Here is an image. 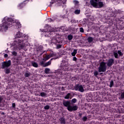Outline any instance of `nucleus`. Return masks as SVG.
Instances as JSON below:
<instances>
[{
  "label": "nucleus",
  "mask_w": 124,
  "mask_h": 124,
  "mask_svg": "<svg viewBox=\"0 0 124 124\" xmlns=\"http://www.w3.org/2000/svg\"><path fill=\"white\" fill-rule=\"evenodd\" d=\"M16 38L14 40V41L13 43V45L14 46H16L17 48H19V49H23L24 46H25L26 44L25 42H27L28 38V36H26V35L23 34V33L18 31L16 35ZM17 38H25L23 39H19Z\"/></svg>",
  "instance_id": "obj_1"
},
{
  "label": "nucleus",
  "mask_w": 124,
  "mask_h": 124,
  "mask_svg": "<svg viewBox=\"0 0 124 124\" xmlns=\"http://www.w3.org/2000/svg\"><path fill=\"white\" fill-rule=\"evenodd\" d=\"M14 20L12 18H8L7 19V21H5L0 26L1 30L2 31H6L8 30V28L12 27V22Z\"/></svg>",
  "instance_id": "obj_2"
},
{
  "label": "nucleus",
  "mask_w": 124,
  "mask_h": 124,
  "mask_svg": "<svg viewBox=\"0 0 124 124\" xmlns=\"http://www.w3.org/2000/svg\"><path fill=\"white\" fill-rule=\"evenodd\" d=\"M51 27H48L47 28V31H46L44 29H40V31L42 32H44V34L45 35V36L46 37H55V36H57V34L55 32V31H52L51 30Z\"/></svg>",
  "instance_id": "obj_3"
},
{
  "label": "nucleus",
  "mask_w": 124,
  "mask_h": 124,
  "mask_svg": "<svg viewBox=\"0 0 124 124\" xmlns=\"http://www.w3.org/2000/svg\"><path fill=\"white\" fill-rule=\"evenodd\" d=\"M90 4L92 5L93 7L95 8H101V7H103V2L100 1L98 3L94 1V0H90Z\"/></svg>",
  "instance_id": "obj_4"
},
{
  "label": "nucleus",
  "mask_w": 124,
  "mask_h": 124,
  "mask_svg": "<svg viewBox=\"0 0 124 124\" xmlns=\"http://www.w3.org/2000/svg\"><path fill=\"white\" fill-rule=\"evenodd\" d=\"M60 67H61L62 69H63L64 71H68V62L66 60L62 61V62L60 65Z\"/></svg>",
  "instance_id": "obj_5"
},
{
  "label": "nucleus",
  "mask_w": 124,
  "mask_h": 124,
  "mask_svg": "<svg viewBox=\"0 0 124 124\" xmlns=\"http://www.w3.org/2000/svg\"><path fill=\"white\" fill-rule=\"evenodd\" d=\"M107 69V65L106 62H102L100 63V66L98 67V72H105Z\"/></svg>",
  "instance_id": "obj_6"
},
{
  "label": "nucleus",
  "mask_w": 124,
  "mask_h": 124,
  "mask_svg": "<svg viewBox=\"0 0 124 124\" xmlns=\"http://www.w3.org/2000/svg\"><path fill=\"white\" fill-rule=\"evenodd\" d=\"M74 89L75 91H78V92H80V93H84V92H85L83 85H81L78 84L75 85L74 87Z\"/></svg>",
  "instance_id": "obj_7"
},
{
  "label": "nucleus",
  "mask_w": 124,
  "mask_h": 124,
  "mask_svg": "<svg viewBox=\"0 0 124 124\" xmlns=\"http://www.w3.org/2000/svg\"><path fill=\"white\" fill-rule=\"evenodd\" d=\"M67 109L69 112H73V111H77L78 109V107L76 105L71 106L70 105V106L67 108Z\"/></svg>",
  "instance_id": "obj_8"
},
{
  "label": "nucleus",
  "mask_w": 124,
  "mask_h": 124,
  "mask_svg": "<svg viewBox=\"0 0 124 124\" xmlns=\"http://www.w3.org/2000/svg\"><path fill=\"white\" fill-rule=\"evenodd\" d=\"M11 65V61L9 60L7 62H4L2 64V68L4 69L5 67H9Z\"/></svg>",
  "instance_id": "obj_9"
},
{
  "label": "nucleus",
  "mask_w": 124,
  "mask_h": 124,
  "mask_svg": "<svg viewBox=\"0 0 124 124\" xmlns=\"http://www.w3.org/2000/svg\"><path fill=\"white\" fill-rule=\"evenodd\" d=\"M62 104L64 107L68 108V107L71 105V103L70 102V101H63Z\"/></svg>",
  "instance_id": "obj_10"
},
{
  "label": "nucleus",
  "mask_w": 124,
  "mask_h": 124,
  "mask_svg": "<svg viewBox=\"0 0 124 124\" xmlns=\"http://www.w3.org/2000/svg\"><path fill=\"white\" fill-rule=\"evenodd\" d=\"M113 63H114V59L110 58L108 61L107 64L108 67H111V66L113 65Z\"/></svg>",
  "instance_id": "obj_11"
},
{
  "label": "nucleus",
  "mask_w": 124,
  "mask_h": 124,
  "mask_svg": "<svg viewBox=\"0 0 124 124\" xmlns=\"http://www.w3.org/2000/svg\"><path fill=\"white\" fill-rule=\"evenodd\" d=\"M59 121L60 122L61 124H66V123L65 122V119L63 117H61V118H60V119H59Z\"/></svg>",
  "instance_id": "obj_12"
},
{
  "label": "nucleus",
  "mask_w": 124,
  "mask_h": 124,
  "mask_svg": "<svg viewBox=\"0 0 124 124\" xmlns=\"http://www.w3.org/2000/svg\"><path fill=\"white\" fill-rule=\"evenodd\" d=\"M52 1H51L50 2V3H51V4H53V3H54V2H56V1H59V2H61V3H63V1H64V0H52Z\"/></svg>",
  "instance_id": "obj_13"
},
{
  "label": "nucleus",
  "mask_w": 124,
  "mask_h": 124,
  "mask_svg": "<svg viewBox=\"0 0 124 124\" xmlns=\"http://www.w3.org/2000/svg\"><path fill=\"white\" fill-rule=\"evenodd\" d=\"M31 75V74L30 72H26L24 74V76L25 78H28L29 77H30Z\"/></svg>",
  "instance_id": "obj_14"
},
{
  "label": "nucleus",
  "mask_w": 124,
  "mask_h": 124,
  "mask_svg": "<svg viewBox=\"0 0 124 124\" xmlns=\"http://www.w3.org/2000/svg\"><path fill=\"white\" fill-rule=\"evenodd\" d=\"M31 65H32V66H33V67H38V64H37L36 62L32 61L31 62Z\"/></svg>",
  "instance_id": "obj_15"
},
{
  "label": "nucleus",
  "mask_w": 124,
  "mask_h": 124,
  "mask_svg": "<svg viewBox=\"0 0 124 124\" xmlns=\"http://www.w3.org/2000/svg\"><path fill=\"white\" fill-rule=\"evenodd\" d=\"M11 109L12 110H15V109H16V104H15V103H13L12 104V106L11 107Z\"/></svg>",
  "instance_id": "obj_16"
},
{
  "label": "nucleus",
  "mask_w": 124,
  "mask_h": 124,
  "mask_svg": "<svg viewBox=\"0 0 124 124\" xmlns=\"http://www.w3.org/2000/svg\"><path fill=\"white\" fill-rule=\"evenodd\" d=\"M51 57H50V56L49 55H46L44 58L43 59V61H44V62H46V61H48V60Z\"/></svg>",
  "instance_id": "obj_17"
},
{
  "label": "nucleus",
  "mask_w": 124,
  "mask_h": 124,
  "mask_svg": "<svg viewBox=\"0 0 124 124\" xmlns=\"http://www.w3.org/2000/svg\"><path fill=\"white\" fill-rule=\"evenodd\" d=\"M113 56L115 59H119V58H120V56H119V54L116 52H113Z\"/></svg>",
  "instance_id": "obj_18"
},
{
  "label": "nucleus",
  "mask_w": 124,
  "mask_h": 124,
  "mask_svg": "<svg viewBox=\"0 0 124 124\" xmlns=\"http://www.w3.org/2000/svg\"><path fill=\"white\" fill-rule=\"evenodd\" d=\"M77 54V49H74L73 52L71 53V55L73 57H75Z\"/></svg>",
  "instance_id": "obj_19"
},
{
  "label": "nucleus",
  "mask_w": 124,
  "mask_h": 124,
  "mask_svg": "<svg viewBox=\"0 0 124 124\" xmlns=\"http://www.w3.org/2000/svg\"><path fill=\"white\" fill-rule=\"evenodd\" d=\"M16 27H18V29H20V28L22 27V25L19 21H16Z\"/></svg>",
  "instance_id": "obj_20"
},
{
  "label": "nucleus",
  "mask_w": 124,
  "mask_h": 124,
  "mask_svg": "<svg viewBox=\"0 0 124 124\" xmlns=\"http://www.w3.org/2000/svg\"><path fill=\"white\" fill-rule=\"evenodd\" d=\"M51 60L49 61L46 62V63H45V65L44 66V67H46V66H48V65H50L51 64Z\"/></svg>",
  "instance_id": "obj_21"
},
{
  "label": "nucleus",
  "mask_w": 124,
  "mask_h": 124,
  "mask_svg": "<svg viewBox=\"0 0 124 124\" xmlns=\"http://www.w3.org/2000/svg\"><path fill=\"white\" fill-rule=\"evenodd\" d=\"M24 7V4L23 3H20L18 6V9H22Z\"/></svg>",
  "instance_id": "obj_22"
},
{
  "label": "nucleus",
  "mask_w": 124,
  "mask_h": 124,
  "mask_svg": "<svg viewBox=\"0 0 124 124\" xmlns=\"http://www.w3.org/2000/svg\"><path fill=\"white\" fill-rule=\"evenodd\" d=\"M87 40L89 43L93 42V38L92 37H89L87 39Z\"/></svg>",
  "instance_id": "obj_23"
},
{
  "label": "nucleus",
  "mask_w": 124,
  "mask_h": 124,
  "mask_svg": "<svg viewBox=\"0 0 124 124\" xmlns=\"http://www.w3.org/2000/svg\"><path fill=\"white\" fill-rule=\"evenodd\" d=\"M43 50V46H40L37 48V51L39 52V51H42Z\"/></svg>",
  "instance_id": "obj_24"
},
{
  "label": "nucleus",
  "mask_w": 124,
  "mask_h": 124,
  "mask_svg": "<svg viewBox=\"0 0 124 124\" xmlns=\"http://www.w3.org/2000/svg\"><path fill=\"white\" fill-rule=\"evenodd\" d=\"M71 93H67L64 97V99H69V97H70L71 95Z\"/></svg>",
  "instance_id": "obj_25"
},
{
  "label": "nucleus",
  "mask_w": 124,
  "mask_h": 124,
  "mask_svg": "<svg viewBox=\"0 0 124 124\" xmlns=\"http://www.w3.org/2000/svg\"><path fill=\"white\" fill-rule=\"evenodd\" d=\"M117 54L119 55L120 57H123V56H124V54L123 53V52H122V51L121 50H118L117 51Z\"/></svg>",
  "instance_id": "obj_26"
},
{
  "label": "nucleus",
  "mask_w": 124,
  "mask_h": 124,
  "mask_svg": "<svg viewBox=\"0 0 124 124\" xmlns=\"http://www.w3.org/2000/svg\"><path fill=\"white\" fill-rule=\"evenodd\" d=\"M45 72L46 74H49V72H50V69L47 68H46L45 69Z\"/></svg>",
  "instance_id": "obj_27"
},
{
  "label": "nucleus",
  "mask_w": 124,
  "mask_h": 124,
  "mask_svg": "<svg viewBox=\"0 0 124 124\" xmlns=\"http://www.w3.org/2000/svg\"><path fill=\"white\" fill-rule=\"evenodd\" d=\"M40 95L41 96H42V97H45V96H46L47 94H46V93L44 92H42L40 93Z\"/></svg>",
  "instance_id": "obj_28"
},
{
  "label": "nucleus",
  "mask_w": 124,
  "mask_h": 124,
  "mask_svg": "<svg viewBox=\"0 0 124 124\" xmlns=\"http://www.w3.org/2000/svg\"><path fill=\"white\" fill-rule=\"evenodd\" d=\"M46 21L48 23H51V22H54L55 21V19H52V18H48L46 19Z\"/></svg>",
  "instance_id": "obj_29"
},
{
  "label": "nucleus",
  "mask_w": 124,
  "mask_h": 124,
  "mask_svg": "<svg viewBox=\"0 0 124 124\" xmlns=\"http://www.w3.org/2000/svg\"><path fill=\"white\" fill-rule=\"evenodd\" d=\"M68 40H72V38H73V36H72V35L70 34L69 35H68Z\"/></svg>",
  "instance_id": "obj_30"
},
{
  "label": "nucleus",
  "mask_w": 124,
  "mask_h": 124,
  "mask_svg": "<svg viewBox=\"0 0 124 124\" xmlns=\"http://www.w3.org/2000/svg\"><path fill=\"white\" fill-rule=\"evenodd\" d=\"M113 86H114V81H113V80H111L110 81L109 88H112Z\"/></svg>",
  "instance_id": "obj_31"
},
{
  "label": "nucleus",
  "mask_w": 124,
  "mask_h": 124,
  "mask_svg": "<svg viewBox=\"0 0 124 124\" xmlns=\"http://www.w3.org/2000/svg\"><path fill=\"white\" fill-rule=\"evenodd\" d=\"M44 61H42L40 62L39 64L40 65H41V66H43V67H44V66L45 65V63H44Z\"/></svg>",
  "instance_id": "obj_32"
},
{
  "label": "nucleus",
  "mask_w": 124,
  "mask_h": 124,
  "mask_svg": "<svg viewBox=\"0 0 124 124\" xmlns=\"http://www.w3.org/2000/svg\"><path fill=\"white\" fill-rule=\"evenodd\" d=\"M5 72L6 74H9V73H10V69H6L5 70Z\"/></svg>",
  "instance_id": "obj_33"
},
{
  "label": "nucleus",
  "mask_w": 124,
  "mask_h": 124,
  "mask_svg": "<svg viewBox=\"0 0 124 124\" xmlns=\"http://www.w3.org/2000/svg\"><path fill=\"white\" fill-rule=\"evenodd\" d=\"M93 75H94V76H95V77H97V75H98V71H94Z\"/></svg>",
  "instance_id": "obj_34"
},
{
  "label": "nucleus",
  "mask_w": 124,
  "mask_h": 124,
  "mask_svg": "<svg viewBox=\"0 0 124 124\" xmlns=\"http://www.w3.org/2000/svg\"><path fill=\"white\" fill-rule=\"evenodd\" d=\"M44 109H45V110H49V109H50V106L46 105L45 106V107L44 108Z\"/></svg>",
  "instance_id": "obj_35"
},
{
  "label": "nucleus",
  "mask_w": 124,
  "mask_h": 124,
  "mask_svg": "<svg viewBox=\"0 0 124 124\" xmlns=\"http://www.w3.org/2000/svg\"><path fill=\"white\" fill-rule=\"evenodd\" d=\"M72 103H76L77 102V99L76 98H74L71 100Z\"/></svg>",
  "instance_id": "obj_36"
},
{
  "label": "nucleus",
  "mask_w": 124,
  "mask_h": 124,
  "mask_svg": "<svg viewBox=\"0 0 124 124\" xmlns=\"http://www.w3.org/2000/svg\"><path fill=\"white\" fill-rule=\"evenodd\" d=\"M73 2L75 4V5H77V4H79V1H78V0H74L73 1Z\"/></svg>",
  "instance_id": "obj_37"
},
{
  "label": "nucleus",
  "mask_w": 124,
  "mask_h": 124,
  "mask_svg": "<svg viewBox=\"0 0 124 124\" xmlns=\"http://www.w3.org/2000/svg\"><path fill=\"white\" fill-rule=\"evenodd\" d=\"M75 14H80V10L77 9L75 11Z\"/></svg>",
  "instance_id": "obj_38"
},
{
  "label": "nucleus",
  "mask_w": 124,
  "mask_h": 124,
  "mask_svg": "<svg viewBox=\"0 0 124 124\" xmlns=\"http://www.w3.org/2000/svg\"><path fill=\"white\" fill-rule=\"evenodd\" d=\"M87 120H88V118L86 116H84L82 118V121L83 122H87Z\"/></svg>",
  "instance_id": "obj_39"
},
{
  "label": "nucleus",
  "mask_w": 124,
  "mask_h": 124,
  "mask_svg": "<svg viewBox=\"0 0 124 124\" xmlns=\"http://www.w3.org/2000/svg\"><path fill=\"white\" fill-rule=\"evenodd\" d=\"M62 48V45L58 44L56 46V49H61Z\"/></svg>",
  "instance_id": "obj_40"
},
{
  "label": "nucleus",
  "mask_w": 124,
  "mask_h": 124,
  "mask_svg": "<svg viewBox=\"0 0 124 124\" xmlns=\"http://www.w3.org/2000/svg\"><path fill=\"white\" fill-rule=\"evenodd\" d=\"M12 55H13V56H15V57H16V56H17V52H16V51H13V52H12Z\"/></svg>",
  "instance_id": "obj_41"
},
{
  "label": "nucleus",
  "mask_w": 124,
  "mask_h": 124,
  "mask_svg": "<svg viewBox=\"0 0 124 124\" xmlns=\"http://www.w3.org/2000/svg\"><path fill=\"white\" fill-rule=\"evenodd\" d=\"M79 31L80 32H84V28H83V27L80 28Z\"/></svg>",
  "instance_id": "obj_42"
},
{
  "label": "nucleus",
  "mask_w": 124,
  "mask_h": 124,
  "mask_svg": "<svg viewBox=\"0 0 124 124\" xmlns=\"http://www.w3.org/2000/svg\"><path fill=\"white\" fill-rule=\"evenodd\" d=\"M122 99H124V92L121 93Z\"/></svg>",
  "instance_id": "obj_43"
},
{
  "label": "nucleus",
  "mask_w": 124,
  "mask_h": 124,
  "mask_svg": "<svg viewBox=\"0 0 124 124\" xmlns=\"http://www.w3.org/2000/svg\"><path fill=\"white\" fill-rule=\"evenodd\" d=\"M49 56L50 58H52L53 57H55V54L54 53H51L49 54Z\"/></svg>",
  "instance_id": "obj_44"
},
{
  "label": "nucleus",
  "mask_w": 124,
  "mask_h": 124,
  "mask_svg": "<svg viewBox=\"0 0 124 124\" xmlns=\"http://www.w3.org/2000/svg\"><path fill=\"white\" fill-rule=\"evenodd\" d=\"M73 61H74V62H76V61H77V58H76V57H74Z\"/></svg>",
  "instance_id": "obj_45"
},
{
  "label": "nucleus",
  "mask_w": 124,
  "mask_h": 124,
  "mask_svg": "<svg viewBox=\"0 0 124 124\" xmlns=\"http://www.w3.org/2000/svg\"><path fill=\"white\" fill-rule=\"evenodd\" d=\"M83 114H82V113H79V114H78V116L79 117V118H82V115Z\"/></svg>",
  "instance_id": "obj_46"
},
{
  "label": "nucleus",
  "mask_w": 124,
  "mask_h": 124,
  "mask_svg": "<svg viewBox=\"0 0 124 124\" xmlns=\"http://www.w3.org/2000/svg\"><path fill=\"white\" fill-rule=\"evenodd\" d=\"M71 22H72V23H75V20L74 19H72L71 20Z\"/></svg>",
  "instance_id": "obj_47"
},
{
  "label": "nucleus",
  "mask_w": 124,
  "mask_h": 124,
  "mask_svg": "<svg viewBox=\"0 0 124 124\" xmlns=\"http://www.w3.org/2000/svg\"><path fill=\"white\" fill-rule=\"evenodd\" d=\"M4 57L5 58H7V57H8V54H5L4 55Z\"/></svg>",
  "instance_id": "obj_48"
},
{
  "label": "nucleus",
  "mask_w": 124,
  "mask_h": 124,
  "mask_svg": "<svg viewBox=\"0 0 124 124\" xmlns=\"http://www.w3.org/2000/svg\"><path fill=\"white\" fill-rule=\"evenodd\" d=\"M2 101V98H1V96H0V103Z\"/></svg>",
  "instance_id": "obj_49"
},
{
  "label": "nucleus",
  "mask_w": 124,
  "mask_h": 124,
  "mask_svg": "<svg viewBox=\"0 0 124 124\" xmlns=\"http://www.w3.org/2000/svg\"><path fill=\"white\" fill-rule=\"evenodd\" d=\"M56 39V42H57V43H61L60 41H58V40L57 39Z\"/></svg>",
  "instance_id": "obj_50"
},
{
  "label": "nucleus",
  "mask_w": 124,
  "mask_h": 124,
  "mask_svg": "<svg viewBox=\"0 0 124 124\" xmlns=\"http://www.w3.org/2000/svg\"><path fill=\"white\" fill-rule=\"evenodd\" d=\"M43 53H44V52H43V53H41V54H40V56H42Z\"/></svg>",
  "instance_id": "obj_51"
},
{
  "label": "nucleus",
  "mask_w": 124,
  "mask_h": 124,
  "mask_svg": "<svg viewBox=\"0 0 124 124\" xmlns=\"http://www.w3.org/2000/svg\"><path fill=\"white\" fill-rule=\"evenodd\" d=\"M95 0V2H96L97 1H98L99 0Z\"/></svg>",
  "instance_id": "obj_52"
},
{
  "label": "nucleus",
  "mask_w": 124,
  "mask_h": 124,
  "mask_svg": "<svg viewBox=\"0 0 124 124\" xmlns=\"http://www.w3.org/2000/svg\"><path fill=\"white\" fill-rule=\"evenodd\" d=\"M1 115H4V112H2V113H1Z\"/></svg>",
  "instance_id": "obj_53"
},
{
  "label": "nucleus",
  "mask_w": 124,
  "mask_h": 124,
  "mask_svg": "<svg viewBox=\"0 0 124 124\" xmlns=\"http://www.w3.org/2000/svg\"><path fill=\"white\" fill-rule=\"evenodd\" d=\"M46 26H49V25H48V24H46Z\"/></svg>",
  "instance_id": "obj_54"
},
{
  "label": "nucleus",
  "mask_w": 124,
  "mask_h": 124,
  "mask_svg": "<svg viewBox=\"0 0 124 124\" xmlns=\"http://www.w3.org/2000/svg\"><path fill=\"white\" fill-rule=\"evenodd\" d=\"M1 0H0V1Z\"/></svg>",
  "instance_id": "obj_55"
}]
</instances>
